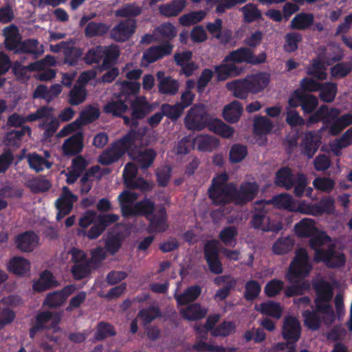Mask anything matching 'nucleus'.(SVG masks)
Instances as JSON below:
<instances>
[{"label": "nucleus", "instance_id": "2", "mask_svg": "<svg viewBox=\"0 0 352 352\" xmlns=\"http://www.w3.org/2000/svg\"><path fill=\"white\" fill-rule=\"evenodd\" d=\"M340 110L338 108H329L326 104H322L307 119L306 126L309 127L320 121H324L326 124H330L329 133L336 136L346 127L352 124V113L340 116Z\"/></svg>", "mask_w": 352, "mask_h": 352}, {"label": "nucleus", "instance_id": "55", "mask_svg": "<svg viewBox=\"0 0 352 352\" xmlns=\"http://www.w3.org/2000/svg\"><path fill=\"white\" fill-rule=\"evenodd\" d=\"M116 335L114 327L106 322H100L97 325L95 338L98 341H102L107 337H112Z\"/></svg>", "mask_w": 352, "mask_h": 352}, {"label": "nucleus", "instance_id": "13", "mask_svg": "<svg viewBox=\"0 0 352 352\" xmlns=\"http://www.w3.org/2000/svg\"><path fill=\"white\" fill-rule=\"evenodd\" d=\"M77 200L78 196L72 193L67 186H64L61 195L55 201V207L57 210L56 220L60 221L68 215Z\"/></svg>", "mask_w": 352, "mask_h": 352}, {"label": "nucleus", "instance_id": "48", "mask_svg": "<svg viewBox=\"0 0 352 352\" xmlns=\"http://www.w3.org/2000/svg\"><path fill=\"white\" fill-rule=\"evenodd\" d=\"M208 129L214 133L225 138H231L234 133L232 127L225 124L222 120L218 118H212Z\"/></svg>", "mask_w": 352, "mask_h": 352}, {"label": "nucleus", "instance_id": "49", "mask_svg": "<svg viewBox=\"0 0 352 352\" xmlns=\"http://www.w3.org/2000/svg\"><path fill=\"white\" fill-rule=\"evenodd\" d=\"M259 307L257 310L263 315L272 316L276 319H279L282 316L283 309L278 302L270 300L261 303Z\"/></svg>", "mask_w": 352, "mask_h": 352}, {"label": "nucleus", "instance_id": "42", "mask_svg": "<svg viewBox=\"0 0 352 352\" xmlns=\"http://www.w3.org/2000/svg\"><path fill=\"white\" fill-rule=\"evenodd\" d=\"M26 133H31V129L28 126H23L19 129L8 131L5 135V142L8 145L19 147Z\"/></svg>", "mask_w": 352, "mask_h": 352}, {"label": "nucleus", "instance_id": "38", "mask_svg": "<svg viewBox=\"0 0 352 352\" xmlns=\"http://www.w3.org/2000/svg\"><path fill=\"white\" fill-rule=\"evenodd\" d=\"M131 107L132 110L131 118L124 116V122L127 125L136 126L138 124V120L144 118L146 111L144 104L138 100L133 102Z\"/></svg>", "mask_w": 352, "mask_h": 352}, {"label": "nucleus", "instance_id": "33", "mask_svg": "<svg viewBox=\"0 0 352 352\" xmlns=\"http://www.w3.org/2000/svg\"><path fill=\"white\" fill-rule=\"evenodd\" d=\"M314 14L304 12H300L292 19L290 28L292 30H305L314 24Z\"/></svg>", "mask_w": 352, "mask_h": 352}, {"label": "nucleus", "instance_id": "8", "mask_svg": "<svg viewBox=\"0 0 352 352\" xmlns=\"http://www.w3.org/2000/svg\"><path fill=\"white\" fill-rule=\"evenodd\" d=\"M132 144L129 148V157L135 161L140 168L146 169L153 163L157 153L153 148H143L140 134L135 130H131Z\"/></svg>", "mask_w": 352, "mask_h": 352}, {"label": "nucleus", "instance_id": "21", "mask_svg": "<svg viewBox=\"0 0 352 352\" xmlns=\"http://www.w3.org/2000/svg\"><path fill=\"white\" fill-rule=\"evenodd\" d=\"M164 72H158L157 78L158 82V92L160 94L173 96H175L179 91V84L178 80L170 76H164Z\"/></svg>", "mask_w": 352, "mask_h": 352}, {"label": "nucleus", "instance_id": "40", "mask_svg": "<svg viewBox=\"0 0 352 352\" xmlns=\"http://www.w3.org/2000/svg\"><path fill=\"white\" fill-rule=\"evenodd\" d=\"M273 128V122L265 116H259L254 120L253 132L257 136L269 134Z\"/></svg>", "mask_w": 352, "mask_h": 352}, {"label": "nucleus", "instance_id": "19", "mask_svg": "<svg viewBox=\"0 0 352 352\" xmlns=\"http://www.w3.org/2000/svg\"><path fill=\"white\" fill-rule=\"evenodd\" d=\"M214 283L217 286L224 284V286L219 288L214 296V299L216 301H221L226 299L230 294L231 291L234 289L236 280L230 275H223L215 277Z\"/></svg>", "mask_w": 352, "mask_h": 352}, {"label": "nucleus", "instance_id": "27", "mask_svg": "<svg viewBox=\"0 0 352 352\" xmlns=\"http://www.w3.org/2000/svg\"><path fill=\"white\" fill-rule=\"evenodd\" d=\"M58 285V283L53 274L45 270L41 273L38 279L33 283L32 288L34 291L41 293Z\"/></svg>", "mask_w": 352, "mask_h": 352}, {"label": "nucleus", "instance_id": "30", "mask_svg": "<svg viewBox=\"0 0 352 352\" xmlns=\"http://www.w3.org/2000/svg\"><path fill=\"white\" fill-rule=\"evenodd\" d=\"M252 58V51L246 47H241L235 50L230 52L224 58L225 62H230L231 63H246L250 64Z\"/></svg>", "mask_w": 352, "mask_h": 352}, {"label": "nucleus", "instance_id": "57", "mask_svg": "<svg viewBox=\"0 0 352 352\" xmlns=\"http://www.w3.org/2000/svg\"><path fill=\"white\" fill-rule=\"evenodd\" d=\"M284 50L287 52H294L298 50V43L302 41V36L299 32H289L285 36Z\"/></svg>", "mask_w": 352, "mask_h": 352}, {"label": "nucleus", "instance_id": "37", "mask_svg": "<svg viewBox=\"0 0 352 352\" xmlns=\"http://www.w3.org/2000/svg\"><path fill=\"white\" fill-rule=\"evenodd\" d=\"M110 26L104 23L90 21L85 28L84 34L86 38L103 36L109 31Z\"/></svg>", "mask_w": 352, "mask_h": 352}, {"label": "nucleus", "instance_id": "29", "mask_svg": "<svg viewBox=\"0 0 352 352\" xmlns=\"http://www.w3.org/2000/svg\"><path fill=\"white\" fill-rule=\"evenodd\" d=\"M186 0H172L169 3L162 4L158 10L162 16L174 17L178 16L186 6Z\"/></svg>", "mask_w": 352, "mask_h": 352}, {"label": "nucleus", "instance_id": "54", "mask_svg": "<svg viewBox=\"0 0 352 352\" xmlns=\"http://www.w3.org/2000/svg\"><path fill=\"white\" fill-rule=\"evenodd\" d=\"M91 267L90 261H85L84 262L74 264L71 269V272L75 280H80L86 278L90 274Z\"/></svg>", "mask_w": 352, "mask_h": 352}, {"label": "nucleus", "instance_id": "56", "mask_svg": "<svg viewBox=\"0 0 352 352\" xmlns=\"http://www.w3.org/2000/svg\"><path fill=\"white\" fill-rule=\"evenodd\" d=\"M142 12L141 7L135 3H126L120 9L116 10L115 15L117 17L126 18L135 17Z\"/></svg>", "mask_w": 352, "mask_h": 352}, {"label": "nucleus", "instance_id": "7", "mask_svg": "<svg viewBox=\"0 0 352 352\" xmlns=\"http://www.w3.org/2000/svg\"><path fill=\"white\" fill-rule=\"evenodd\" d=\"M131 130L121 138L113 142L102 152L98 157V162L108 166L118 162L126 153L129 155V148L132 144Z\"/></svg>", "mask_w": 352, "mask_h": 352}, {"label": "nucleus", "instance_id": "32", "mask_svg": "<svg viewBox=\"0 0 352 352\" xmlns=\"http://www.w3.org/2000/svg\"><path fill=\"white\" fill-rule=\"evenodd\" d=\"M294 231L298 237L308 238L317 232L315 221L309 218H304L294 226Z\"/></svg>", "mask_w": 352, "mask_h": 352}, {"label": "nucleus", "instance_id": "41", "mask_svg": "<svg viewBox=\"0 0 352 352\" xmlns=\"http://www.w3.org/2000/svg\"><path fill=\"white\" fill-rule=\"evenodd\" d=\"M321 314L316 308L314 310H305L302 313L305 326L311 331H317L320 329L322 323Z\"/></svg>", "mask_w": 352, "mask_h": 352}, {"label": "nucleus", "instance_id": "11", "mask_svg": "<svg viewBox=\"0 0 352 352\" xmlns=\"http://www.w3.org/2000/svg\"><path fill=\"white\" fill-rule=\"evenodd\" d=\"M288 104L292 108L300 106L304 115H312L316 112L314 111L318 105V100L314 95L294 90L289 98Z\"/></svg>", "mask_w": 352, "mask_h": 352}, {"label": "nucleus", "instance_id": "17", "mask_svg": "<svg viewBox=\"0 0 352 352\" xmlns=\"http://www.w3.org/2000/svg\"><path fill=\"white\" fill-rule=\"evenodd\" d=\"M322 137L314 131L305 133L304 138L300 142V153L306 156L308 160L313 158L321 144Z\"/></svg>", "mask_w": 352, "mask_h": 352}, {"label": "nucleus", "instance_id": "22", "mask_svg": "<svg viewBox=\"0 0 352 352\" xmlns=\"http://www.w3.org/2000/svg\"><path fill=\"white\" fill-rule=\"evenodd\" d=\"M83 146V135L77 132L64 141L62 150L65 155L74 156L82 151Z\"/></svg>", "mask_w": 352, "mask_h": 352}, {"label": "nucleus", "instance_id": "20", "mask_svg": "<svg viewBox=\"0 0 352 352\" xmlns=\"http://www.w3.org/2000/svg\"><path fill=\"white\" fill-rule=\"evenodd\" d=\"M149 223L146 228L148 233H159L165 232L168 226L167 224V213L164 207L160 208L147 219Z\"/></svg>", "mask_w": 352, "mask_h": 352}, {"label": "nucleus", "instance_id": "12", "mask_svg": "<svg viewBox=\"0 0 352 352\" xmlns=\"http://www.w3.org/2000/svg\"><path fill=\"white\" fill-rule=\"evenodd\" d=\"M258 189L259 186L255 182H243L239 188L234 184V204L236 206H244L252 201L256 197Z\"/></svg>", "mask_w": 352, "mask_h": 352}, {"label": "nucleus", "instance_id": "9", "mask_svg": "<svg viewBox=\"0 0 352 352\" xmlns=\"http://www.w3.org/2000/svg\"><path fill=\"white\" fill-rule=\"evenodd\" d=\"M316 292L315 307L321 314L334 317V311L330 305L333 296V289L331 283L324 280H319L314 283Z\"/></svg>", "mask_w": 352, "mask_h": 352}, {"label": "nucleus", "instance_id": "6", "mask_svg": "<svg viewBox=\"0 0 352 352\" xmlns=\"http://www.w3.org/2000/svg\"><path fill=\"white\" fill-rule=\"evenodd\" d=\"M120 54L116 45H96L88 50L82 60L87 65L99 63L102 60V67L108 69L116 63Z\"/></svg>", "mask_w": 352, "mask_h": 352}, {"label": "nucleus", "instance_id": "59", "mask_svg": "<svg viewBox=\"0 0 352 352\" xmlns=\"http://www.w3.org/2000/svg\"><path fill=\"white\" fill-rule=\"evenodd\" d=\"M261 287L255 280H250L245 284L244 298L248 301H253L260 294Z\"/></svg>", "mask_w": 352, "mask_h": 352}, {"label": "nucleus", "instance_id": "51", "mask_svg": "<svg viewBox=\"0 0 352 352\" xmlns=\"http://www.w3.org/2000/svg\"><path fill=\"white\" fill-rule=\"evenodd\" d=\"M128 106L124 102L117 100L107 102L103 108V111L107 114H111L116 117H121L127 110Z\"/></svg>", "mask_w": 352, "mask_h": 352}, {"label": "nucleus", "instance_id": "62", "mask_svg": "<svg viewBox=\"0 0 352 352\" xmlns=\"http://www.w3.org/2000/svg\"><path fill=\"white\" fill-rule=\"evenodd\" d=\"M161 316L160 309L155 306L140 309L138 316L143 321L144 324L151 323L157 317Z\"/></svg>", "mask_w": 352, "mask_h": 352}, {"label": "nucleus", "instance_id": "47", "mask_svg": "<svg viewBox=\"0 0 352 352\" xmlns=\"http://www.w3.org/2000/svg\"><path fill=\"white\" fill-rule=\"evenodd\" d=\"M237 236L238 229L231 226L225 227L220 231L219 239L225 245L234 248L236 244Z\"/></svg>", "mask_w": 352, "mask_h": 352}, {"label": "nucleus", "instance_id": "1", "mask_svg": "<svg viewBox=\"0 0 352 352\" xmlns=\"http://www.w3.org/2000/svg\"><path fill=\"white\" fill-rule=\"evenodd\" d=\"M311 269L312 265L309 261L307 251L305 249L297 250L285 275L287 280L293 284L285 289L284 294L286 297L300 296L309 291L310 285L307 280H304L300 283L298 282L307 277Z\"/></svg>", "mask_w": 352, "mask_h": 352}, {"label": "nucleus", "instance_id": "4", "mask_svg": "<svg viewBox=\"0 0 352 352\" xmlns=\"http://www.w3.org/2000/svg\"><path fill=\"white\" fill-rule=\"evenodd\" d=\"M309 246L316 251L314 261L322 262L329 268H337L345 265L346 257L344 253L335 250L333 245H330L327 249L319 248L327 239H330L324 232H315L310 236Z\"/></svg>", "mask_w": 352, "mask_h": 352}, {"label": "nucleus", "instance_id": "31", "mask_svg": "<svg viewBox=\"0 0 352 352\" xmlns=\"http://www.w3.org/2000/svg\"><path fill=\"white\" fill-rule=\"evenodd\" d=\"M43 52V45H39V43L36 39L28 38L21 41L17 54H29L34 58H37Z\"/></svg>", "mask_w": 352, "mask_h": 352}, {"label": "nucleus", "instance_id": "64", "mask_svg": "<svg viewBox=\"0 0 352 352\" xmlns=\"http://www.w3.org/2000/svg\"><path fill=\"white\" fill-rule=\"evenodd\" d=\"M161 111H162L164 116L170 120H176L182 116L184 110L177 103L173 105L164 103L161 106Z\"/></svg>", "mask_w": 352, "mask_h": 352}, {"label": "nucleus", "instance_id": "23", "mask_svg": "<svg viewBox=\"0 0 352 352\" xmlns=\"http://www.w3.org/2000/svg\"><path fill=\"white\" fill-rule=\"evenodd\" d=\"M3 35L5 36L4 43L6 49L17 54L21 42V37L19 33L18 28L13 24L6 27L3 29Z\"/></svg>", "mask_w": 352, "mask_h": 352}, {"label": "nucleus", "instance_id": "50", "mask_svg": "<svg viewBox=\"0 0 352 352\" xmlns=\"http://www.w3.org/2000/svg\"><path fill=\"white\" fill-rule=\"evenodd\" d=\"M99 170L98 166H93L83 174L80 180V190L82 195H87L91 190L93 181L90 177H94Z\"/></svg>", "mask_w": 352, "mask_h": 352}, {"label": "nucleus", "instance_id": "45", "mask_svg": "<svg viewBox=\"0 0 352 352\" xmlns=\"http://www.w3.org/2000/svg\"><path fill=\"white\" fill-rule=\"evenodd\" d=\"M294 244L295 241L291 236L280 237L273 244L272 251L275 254L283 255L292 251Z\"/></svg>", "mask_w": 352, "mask_h": 352}, {"label": "nucleus", "instance_id": "25", "mask_svg": "<svg viewBox=\"0 0 352 352\" xmlns=\"http://www.w3.org/2000/svg\"><path fill=\"white\" fill-rule=\"evenodd\" d=\"M241 68L234 63L225 62L224 59L220 65L214 66V72L217 75V80L219 82L225 81L229 78L235 77L241 74Z\"/></svg>", "mask_w": 352, "mask_h": 352}, {"label": "nucleus", "instance_id": "43", "mask_svg": "<svg viewBox=\"0 0 352 352\" xmlns=\"http://www.w3.org/2000/svg\"><path fill=\"white\" fill-rule=\"evenodd\" d=\"M268 203L273 204L279 209H285L290 212L295 210L294 199L290 195L287 193H281L274 196Z\"/></svg>", "mask_w": 352, "mask_h": 352}, {"label": "nucleus", "instance_id": "44", "mask_svg": "<svg viewBox=\"0 0 352 352\" xmlns=\"http://www.w3.org/2000/svg\"><path fill=\"white\" fill-rule=\"evenodd\" d=\"M137 217H144L148 219L155 211V204L151 199L144 198L135 203Z\"/></svg>", "mask_w": 352, "mask_h": 352}, {"label": "nucleus", "instance_id": "10", "mask_svg": "<svg viewBox=\"0 0 352 352\" xmlns=\"http://www.w3.org/2000/svg\"><path fill=\"white\" fill-rule=\"evenodd\" d=\"M212 118L202 104H195L184 118V124L190 131H201L208 128Z\"/></svg>", "mask_w": 352, "mask_h": 352}, {"label": "nucleus", "instance_id": "35", "mask_svg": "<svg viewBox=\"0 0 352 352\" xmlns=\"http://www.w3.org/2000/svg\"><path fill=\"white\" fill-rule=\"evenodd\" d=\"M201 293V288L199 285H195L188 287L183 293L175 296L179 305H185L195 301Z\"/></svg>", "mask_w": 352, "mask_h": 352}, {"label": "nucleus", "instance_id": "26", "mask_svg": "<svg viewBox=\"0 0 352 352\" xmlns=\"http://www.w3.org/2000/svg\"><path fill=\"white\" fill-rule=\"evenodd\" d=\"M30 268L29 260L22 256H13L7 264V269L10 272L21 277L28 274Z\"/></svg>", "mask_w": 352, "mask_h": 352}, {"label": "nucleus", "instance_id": "28", "mask_svg": "<svg viewBox=\"0 0 352 352\" xmlns=\"http://www.w3.org/2000/svg\"><path fill=\"white\" fill-rule=\"evenodd\" d=\"M295 176L292 170L288 166L279 168L275 175L274 183L277 186L283 187L289 190L294 186Z\"/></svg>", "mask_w": 352, "mask_h": 352}, {"label": "nucleus", "instance_id": "61", "mask_svg": "<svg viewBox=\"0 0 352 352\" xmlns=\"http://www.w3.org/2000/svg\"><path fill=\"white\" fill-rule=\"evenodd\" d=\"M100 114L98 108L89 105L80 113L78 122L81 123V126L91 123L99 118Z\"/></svg>", "mask_w": 352, "mask_h": 352}, {"label": "nucleus", "instance_id": "24", "mask_svg": "<svg viewBox=\"0 0 352 352\" xmlns=\"http://www.w3.org/2000/svg\"><path fill=\"white\" fill-rule=\"evenodd\" d=\"M38 240V236L33 231H26L17 235L14 243L21 252H31L34 250Z\"/></svg>", "mask_w": 352, "mask_h": 352}, {"label": "nucleus", "instance_id": "52", "mask_svg": "<svg viewBox=\"0 0 352 352\" xmlns=\"http://www.w3.org/2000/svg\"><path fill=\"white\" fill-rule=\"evenodd\" d=\"M28 161L30 167L36 172L42 171L45 168L49 169L52 166V163L37 153L29 154Z\"/></svg>", "mask_w": 352, "mask_h": 352}, {"label": "nucleus", "instance_id": "60", "mask_svg": "<svg viewBox=\"0 0 352 352\" xmlns=\"http://www.w3.org/2000/svg\"><path fill=\"white\" fill-rule=\"evenodd\" d=\"M86 97V89L82 86L75 85L69 91V103L72 105H78L85 100Z\"/></svg>", "mask_w": 352, "mask_h": 352}, {"label": "nucleus", "instance_id": "15", "mask_svg": "<svg viewBox=\"0 0 352 352\" xmlns=\"http://www.w3.org/2000/svg\"><path fill=\"white\" fill-rule=\"evenodd\" d=\"M136 28L135 19L121 21L111 30L110 37L117 42H125L133 35Z\"/></svg>", "mask_w": 352, "mask_h": 352}, {"label": "nucleus", "instance_id": "14", "mask_svg": "<svg viewBox=\"0 0 352 352\" xmlns=\"http://www.w3.org/2000/svg\"><path fill=\"white\" fill-rule=\"evenodd\" d=\"M204 258L210 271L214 274H220L223 272L222 263L219 258L217 241H208L204 248Z\"/></svg>", "mask_w": 352, "mask_h": 352}, {"label": "nucleus", "instance_id": "18", "mask_svg": "<svg viewBox=\"0 0 352 352\" xmlns=\"http://www.w3.org/2000/svg\"><path fill=\"white\" fill-rule=\"evenodd\" d=\"M173 45L168 41L161 45L148 47L143 54L142 59L148 64L153 63L164 57L171 54Z\"/></svg>", "mask_w": 352, "mask_h": 352}, {"label": "nucleus", "instance_id": "36", "mask_svg": "<svg viewBox=\"0 0 352 352\" xmlns=\"http://www.w3.org/2000/svg\"><path fill=\"white\" fill-rule=\"evenodd\" d=\"M180 312L184 319L195 321L204 318L207 314V309L202 308L199 303H194L182 309Z\"/></svg>", "mask_w": 352, "mask_h": 352}, {"label": "nucleus", "instance_id": "46", "mask_svg": "<svg viewBox=\"0 0 352 352\" xmlns=\"http://www.w3.org/2000/svg\"><path fill=\"white\" fill-rule=\"evenodd\" d=\"M319 96L322 101L327 103L332 102L336 96L338 92V85L336 82H327L322 83Z\"/></svg>", "mask_w": 352, "mask_h": 352}, {"label": "nucleus", "instance_id": "5", "mask_svg": "<svg viewBox=\"0 0 352 352\" xmlns=\"http://www.w3.org/2000/svg\"><path fill=\"white\" fill-rule=\"evenodd\" d=\"M228 174L223 173L212 179L208 194L213 205L225 206L229 204H234V184L228 183Z\"/></svg>", "mask_w": 352, "mask_h": 352}, {"label": "nucleus", "instance_id": "58", "mask_svg": "<svg viewBox=\"0 0 352 352\" xmlns=\"http://www.w3.org/2000/svg\"><path fill=\"white\" fill-rule=\"evenodd\" d=\"M248 155V148L241 144H233L229 152V159L232 163H239Z\"/></svg>", "mask_w": 352, "mask_h": 352}, {"label": "nucleus", "instance_id": "3", "mask_svg": "<svg viewBox=\"0 0 352 352\" xmlns=\"http://www.w3.org/2000/svg\"><path fill=\"white\" fill-rule=\"evenodd\" d=\"M270 82V76L266 72H258L244 78L236 79L226 85V89L233 96L245 100L250 94H256L263 91Z\"/></svg>", "mask_w": 352, "mask_h": 352}, {"label": "nucleus", "instance_id": "16", "mask_svg": "<svg viewBox=\"0 0 352 352\" xmlns=\"http://www.w3.org/2000/svg\"><path fill=\"white\" fill-rule=\"evenodd\" d=\"M301 326L298 320L289 316L284 318L282 336L289 344H296L301 336Z\"/></svg>", "mask_w": 352, "mask_h": 352}, {"label": "nucleus", "instance_id": "63", "mask_svg": "<svg viewBox=\"0 0 352 352\" xmlns=\"http://www.w3.org/2000/svg\"><path fill=\"white\" fill-rule=\"evenodd\" d=\"M352 70L351 62H341L331 68V75L334 78H342L346 76Z\"/></svg>", "mask_w": 352, "mask_h": 352}, {"label": "nucleus", "instance_id": "34", "mask_svg": "<svg viewBox=\"0 0 352 352\" xmlns=\"http://www.w3.org/2000/svg\"><path fill=\"white\" fill-rule=\"evenodd\" d=\"M243 106L241 102L234 100L224 107L223 117L227 122L235 123L239 121L243 113Z\"/></svg>", "mask_w": 352, "mask_h": 352}, {"label": "nucleus", "instance_id": "39", "mask_svg": "<svg viewBox=\"0 0 352 352\" xmlns=\"http://www.w3.org/2000/svg\"><path fill=\"white\" fill-rule=\"evenodd\" d=\"M194 350L197 352H234V347H224L223 346L212 345L203 340H196L195 343L188 349V351Z\"/></svg>", "mask_w": 352, "mask_h": 352}, {"label": "nucleus", "instance_id": "53", "mask_svg": "<svg viewBox=\"0 0 352 352\" xmlns=\"http://www.w3.org/2000/svg\"><path fill=\"white\" fill-rule=\"evenodd\" d=\"M243 14L244 21L246 23H252L262 19L261 11L257 6L252 3H249L241 8Z\"/></svg>", "mask_w": 352, "mask_h": 352}]
</instances>
